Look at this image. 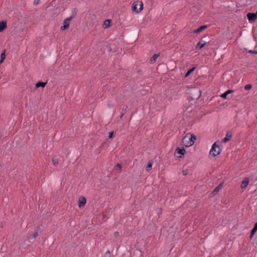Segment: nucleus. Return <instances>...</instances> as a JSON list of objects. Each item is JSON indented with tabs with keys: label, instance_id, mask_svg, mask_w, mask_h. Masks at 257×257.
Returning a JSON list of instances; mask_svg holds the SVG:
<instances>
[{
	"label": "nucleus",
	"instance_id": "nucleus-23",
	"mask_svg": "<svg viewBox=\"0 0 257 257\" xmlns=\"http://www.w3.org/2000/svg\"><path fill=\"white\" fill-rule=\"evenodd\" d=\"M104 257H111V253L109 250H107L104 254Z\"/></svg>",
	"mask_w": 257,
	"mask_h": 257
},
{
	"label": "nucleus",
	"instance_id": "nucleus-11",
	"mask_svg": "<svg viewBox=\"0 0 257 257\" xmlns=\"http://www.w3.org/2000/svg\"><path fill=\"white\" fill-rule=\"evenodd\" d=\"M207 27V25H204V26H200V27H199L198 29L195 30L194 31V33H200L203 30L206 29V28Z\"/></svg>",
	"mask_w": 257,
	"mask_h": 257
},
{
	"label": "nucleus",
	"instance_id": "nucleus-21",
	"mask_svg": "<svg viewBox=\"0 0 257 257\" xmlns=\"http://www.w3.org/2000/svg\"><path fill=\"white\" fill-rule=\"evenodd\" d=\"M194 69H195V68H192L189 69V70H188L185 74V77H186L188 76L191 74V73L194 70Z\"/></svg>",
	"mask_w": 257,
	"mask_h": 257
},
{
	"label": "nucleus",
	"instance_id": "nucleus-20",
	"mask_svg": "<svg viewBox=\"0 0 257 257\" xmlns=\"http://www.w3.org/2000/svg\"><path fill=\"white\" fill-rule=\"evenodd\" d=\"M159 54H154L151 58V62H153V61H155L156 60V59L158 58V57H159Z\"/></svg>",
	"mask_w": 257,
	"mask_h": 257
},
{
	"label": "nucleus",
	"instance_id": "nucleus-13",
	"mask_svg": "<svg viewBox=\"0 0 257 257\" xmlns=\"http://www.w3.org/2000/svg\"><path fill=\"white\" fill-rule=\"evenodd\" d=\"M175 153H176L177 154H180L182 155H184L185 154V153H186V150L184 149H181L180 148H177L176 150Z\"/></svg>",
	"mask_w": 257,
	"mask_h": 257
},
{
	"label": "nucleus",
	"instance_id": "nucleus-31",
	"mask_svg": "<svg viewBox=\"0 0 257 257\" xmlns=\"http://www.w3.org/2000/svg\"><path fill=\"white\" fill-rule=\"evenodd\" d=\"M248 53H251V54H253V53L257 54V52L256 51H252V50H249L248 51Z\"/></svg>",
	"mask_w": 257,
	"mask_h": 257
},
{
	"label": "nucleus",
	"instance_id": "nucleus-16",
	"mask_svg": "<svg viewBox=\"0 0 257 257\" xmlns=\"http://www.w3.org/2000/svg\"><path fill=\"white\" fill-rule=\"evenodd\" d=\"M38 235V233L37 232H35L33 234H31L29 236V239L30 240H34L35 238Z\"/></svg>",
	"mask_w": 257,
	"mask_h": 257
},
{
	"label": "nucleus",
	"instance_id": "nucleus-10",
	"mask_svg": "<svg viewBox=\"0 0 257 257\" xmlns=\"http://www.w3.org/2000/svg\"><path fill=\"white\" fill-rule=\"evenodd\" d=\"M206 44V42L204 41L201 40L196 45V48L197 49H202Z\"/></svg>",
	"mask_w": 257,
	"mask_h": 257
},
{
	"label": "nucleus",
	"instance_id": "nucleus-33",
	"mask_svg": "<svg viewBox=\"0 0 257 257\" xmlns=\"http://www.w3.org/2000/svg\"><path fill=\"white\" fill-rule=\"evenodd\" d=\"M183 175H186L187 174V173L185 172V171H183Z\"/></svg>",
	"mask_w": 257,
	"mask_h": 257
},
{
	"label": "nucleus",
	"instance_id": "nucleus-29",
	"mask_svg": "<svg viewBox=\"0 0 257 257\" xmlns=\"http://www.w3.org/2000/svg\"><path fill=\"white\" fill-rule=\"evenodd\" d=\"M233 92V90H230V89H229L227 91H226L225 92V93L227 94V95L229 94H230L232 92Z\"/></svg>",
	"mask_w": 257,
	"mask_h": 257
},
{
	"label": "nucleus",
	"instance_id": "nucleus-4",
	"mask_svg": "<svg viewBox=\"0 0 257 257\" xmlns=\"http://www.w3.org/2000/svg\"><path fill=\"white\" fill-rule=\"evenodd\" d=\"M72 19V16L65 19L63 22V26H61L60 28L61 30L63 31L68 29L69 27L70 23Z\"/></svg>",
	"mask_w": 257,
	"mask_h": 257
},
{
	"label": "nucleus",
	"instance_id": "nucleus-26",
	"mask_svg": "<svg viewBox=\"0 0 257 257\" xmlns=\"http://www.w3.org/2000/svg\"><path fill=\"white\" fill-rule=\"evenodd\" d=\"M227 94L225 93V92L222 94L220 96L221 98H223V99H226V97H227Z\"/></svg>",
	"mask_w": 257,
	"mask_h": 257
},
{
	"label": "nucleus",
	"instance_id": "nucleus-30",
	"mask_svg": "<svg viewBox=\"0 0 257 257\" xmlns=\"http://www.w3.org/2000/svg\"><path fill=\"white\" fill-rule=\"evenodd\" d=\"M119 235V232L118 231H115L114 233V236L117 237Z\"/></svg>",
	"mask_w": 257,
	"mask_h": 257
},
{
	"label": "nucleus",
	"instance_id": "nucleus-5",
	"mask_svg": "<svg viewBox=\"0 0 257 257\" xmlns=\"http://www.w3.org/2000/svg\"><path fill=\"white\" fill-rule=\"evenodd\" d=\"M247 18L249 22H254L257 19V12L256 13H249L247 15Z\"/></svg>",
	"mask_w": 257,
	"mask_h": 257
},
{
	"label": "nucleus",
	"instance_id": "nucleus-32",
	"mask_svg": "<svg viewBox=\"0 0 257 257\" xmlns=\"http://www.w3.org/2000/svg\"><path fill=\"white\" fill-rule=\"evenodd\" d=\"M108 105L109 107H112L113 106V104H108Z\"/></svg>",
	"mask_w": 257,
	"mask_h": 257
},
{
	"label": "nucleus",
	"instance_id": "nucleus-1",
	"mask_svg": "<svg viewBox=\"0 0 257 257\" xmlns=\"http://www.w3.org/2000/svg\"><path fill=\"white\" fill-rule=\"evenodd\" d=\"M196 138L194 135L188 133L186 134L182 140V144L186 147H190L194 144Z\"/></svg>",
	"mask_w": 257,
	"mask_h": 257
},
{
	"label": "nucleus",
	"instance_id": "nucleus-34",
	"mask_svg": "<svg viewBox=\"0 0 257 257\" xmlns=\"http://www.w3.org/2000/svg\"><path fill=\"white\" fill-rule=\"evenodd\" d=\"M124 113H122V114H121L120 115V117H122V116L123 115Z\"/></svg>",
	"mask_w": 257,
	"mask_h": 257
},
{
	"label": "nucleus",
	"instance_id": "nucleus-35",
	"mask_svg": "<svg viewBox=\"0 0 257 257\" xmlns=\"http://www.w3.org/2000/svg\"><path fill=\"white\" fill-rule=\"evenodd\" d=\"M126 109V107H125V108H122V109L124 110V109Z\"/></svg>",
	"mask_w": 257,
	"mask_h": 257
},
{
	"label": "nucleus",
	"instance_id": "nucleus-28",
	"mask_svg": "<svg viewBox=\"0 0 257 257\" xmlns=\"http://www.w3.org/2000/svg\"><path fill=\"white\" fill-rule=\"evenodd\" d=\"M113 132L112 131V132H110L109 133V135H108V137L109 139H111L113 137Z\"/></svg>",
	"mask_w": 257,
	"mask_h": 257
},
{
	"label": "nucleus",
	"instance_id": "nucleus-7",
	"mask_svg": "<svg viewBox=\"0 0 257 257\" xmlns=\"http://www.w3.org/2000/svg\"><path fill=\"white\" fill-rule=\"evenodd\" d=\"M249 179L248 178H245L242 182L241 184V188L242 189H244L248 185V183H249Z\"/></svg>",
	"mask_w": 257,
	"mask_h": 257
},
{
	"label": "nucleus",
	"instance_id": "nucleus-24",
	"mask_svg": "<svg viewBox=\"0 0 257 257\" xmlns=\"http://www.w3.org/2000/svg\"><path fill=\"white\" fill-rule=\"evenodd\" d=\"M251 85L250 84H247L245 86H244V89L245 90H249L251 88Z\"/></svg>",
	"mask_w": 257,
	"mask_h": 257
},
{
	"label": "nucleus",
	"instance_id": "nucleus-25",
	"mask_svg": "<svg viewBox=\"0 0 257 257\" xmlns=\"http://www.w3.org/2000/svg\"><path fill=\"white\" fill-rule=\"evenodd\" d=\"M115 168L117 170H120L121 169V165L119 164H117L116 166H115Z\"/></svg>",
	"mask_w": 257,
	"mask_h": 257
},
{
	"label": "nucleus",
	"instance_id": "nucleus-17",
	"mask_svg": "<svg viewBox=\"0 0 257 257\" xmlns=\"http://www.w3.org/2000/svg\"><path fill=\"white\" fill-rule=\"evenodd\" d=\"M152 167V162L151 161H150L148 163V165L147 166V167L146 168V169L147 171H150L151 170Z\"/></svg>",
	"mask_w": 257,
	"mask_h": 257
},
{
	"label": "nucleus",
	"instance_id": "nucleus-18",
	"mask_svg": "<svg viewBox=\"0 0 257 257\" xmlns=\"http://www.w3.org/2000/svg\"><path fill=\"white\" fill-rule=\"evenodd\" d=\"M110 21L109 20H106L104 21L103 25L105 28H107L110 26Z\"/></svg>",
	"mask_w": 257,
	"mask_h": 257
},
{
	"label": "nucleus",
	"instance_id": "nucleus-19",
	"mask_svg": "<svg viewBox=\"0 0 257 257\" xmlns=\"http://www.w3.org/2000/svg\"><path fill=\"white\" fill-rule=\"evenodd\" d=\"M52 162H53V164L55 166H56L58 165V163H59L58 159L57 158H53L52 159Z\"/></svg>",
	"mask_w": 257,
	"mask_h": 257
},
{
	"label": "nucleus",
	"instance_id": "nucleus-2",
	"mask_svg": "<svg viewBox=\"0 0 257 257\" xmlns=\"http://www.w3.org/2000/svg\"><path fill=\"white\" fill-rule=\"evenodd\" d=\"M143 9V3L141 1L135 2L132 5V11L136 13H140Z\"/></svg>",
	"mask_w": 257,
	"mask_h": 257
},
{
	"label": "nucleus",
	"instance_id": "nucleus-8",
	"mask_svg": "<svg viewBox=\"0 0 257 257\" xmlns=\"http://www.w3.org/2000/svg\"><path fill=\"white\" fill-rule=\"evenodd\" d=\"M231 134L230 132H227L225 138L222 140V142L224 143L227 142L231 139Z\"/></svg>",
	"mask_w": 257,
	"mask_h": 257
},
{
	"label": "nucleus",
	"instance_id": "nucleus-37",
	"mask_svg": "<svg viewBox=\"0 0 257 257\" xmlns=\"http://www.w3.org/2000/svg\"><path fill=\"white\" fill-rule=\"evenodd\" d=\"M126 109V107H125V108H122V109L124 110V109Z\"/></svg>",
	"mask_w": 257,
	"mask_h": 257
},
{
	"label": "nucleus",
	"instance_id": "nucleus-14",
	"mask_svg": "<svg viewBox=\"0 0 257 257\" xmlns=\"http://www.w3.org/2000/svg\"><path fill=\"white\" fill-rule=\"evenodd\" d=\"M47 82H39L36 84V87L39 88L40 87H44L46 85Z\"/></svg>",
	"mask_w": 257,
	"mask_h": 257
},
{
	"label": "nucleus",
	"instance_id": "nucleus-36",
	"mask_svg": "<svg viewBox=\"0 0 257 257\" xmlns=\"http://www.w3.org/2000/svg\"><path fill=\"white\" fill-rule=\"evenodd\" d=\"M126 109V107H125V108H122V109L124 110V109Z\"/></svg>",
	"mask_w": 257,
	"mask_h": 257
},
{
	"label": "nucleus",
	"instance_id": "nucleus-15",
	"mask_svg": "<svg viewBox=\"0 0 257 257\" xmlns=\"http://www.w3.org/2000/svg\"><path fill=\"white\" fill-rule=\"evenodd\" d=\"M256 230H257V223H255L253 228L251 230L250 237H252V236L255 233V232L256 231Z\"/></svg>",
	"mask_w": 257,
	"mask_h": 257
},
{
	"label": "nucleus",
	"instance_id": "nucleus-27",
	"mask_svg": "<svg viewBox=\"0 0 257 257\" xmlns=\"http://www.w3.org/2000/svg\"><path fill=\"white\" fill-rule=\"evenodd\" d=\"M40 0H34L33 4L35 6H37V5H38L40 3Z\"/></svg>",
	"mask_w": 257,
	"mask_h": 257
},
{
	"label": "nucleus",
	"instance_id": "nucleus-6",
	"mask_svg": "<svg viewBox=\"0 0 257 257\" xmlns=\"http://www.w3.org/2000/svg\"><path fill=\"white\" fill-rule=\"evenodd\" d=\"M79 207L81 208L86 203V199L84 197L81 196L78 199Z\"/></svg>",
	"mask_w": 257,
	"mask_h": 257
},
{
	"label": "nucleus",
	"instance_id": "nucleus-3",
	"mask_svg": "<svg viewBox=\"0 0 257 257\" xmlns=\"http://www.w3.org/2000/svg\"><path fill=\"white\" fill-rule=\"evenodd\" d=\"M221 151V149L219 146L217 145L216 143H215L213 144L212 146V148L210 151V154L213 156H216L220 154Z\"/></svg>",
	"mask_w": 257,
	"mask_h": 257
},
{
	"label": "nucleus",
	"instance_id": "nucleus-12",
	"mask_svg": "<svg viewBox=\"0 0 257 257\" xmlns=\"http://www.w3.org/2000/svg\"><path fill=\"white\" fill-rule=\"evenodd\" d=\"M6 58V50L4 49L3 50L1 55V59H0V63H2Z\"/></svg>",
	"mask_w": 257,
	"mask_h": 257
},
{
	"label": "nucleus",
	"instance_id": "nucleus-22",
	"mask_svg": "<svg viewBox=\"0 0 257 257\" xmlns=\"http://www.w3.org/2000/svg\"><path fill=\"white\" fill-rule=\"evenodd\" d=\"M220 187H221V185L216 187L213 190V193H214V194L217 193L218 192V191L219 190V189H220Z\"/></svg>",
	"mask_w": 257,
	"mask_h": 257
},
{
	"label": "nucleus",
	"instance_id": "nucleus-9",
	"mask_svg": "<svg viewBox=\"0 0 257 257\" xmlns=\"http://www.w3.org/2000/svg\"><path fill=\"white\" fill-rule=\"evenodd\" d=\"M7 24L6 21L0 22V32L3 31L7 28Z\"/></svg>",
	"mask_w": 257,
	"mask_h": 257
}]
</instances>
